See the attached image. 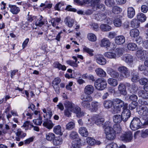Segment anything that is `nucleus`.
<instances>
[{
    "instance_id": "obj_1",
    "label": "nucleus",
    "mask_w": 148,
    "mask_h": 148,
    "mask_svg": "<svg viewBox=\"0 0 148 148\" xmlns=\"http://www.w3.org/2000/svg\"><path fill=\"white\" fill-rule=\"evenodd\" d=\"M113 130L115 133L119 134L120 139L124 142H128L131 141L133 136L131 132H123L122 133L121 128L119 124H115L113 126Z\"/></svg>"
},
{
    "instance_id": "obj_2",
    "label": "nucleus",
    "mask_w": 148,
    "mask_h": 148,
    "mask_svg": "<svg viewBox=\"0 0 148 148\" xmlns=\"http://www.w3.org/2000/svg\"><path fill=\"white\" fill-rule=\"evenodd\" d=\"M138 104H140L139 106L140 110L138 111V114L142 116L143 118L145 120L148 119V107L145 106H148V101L139 99Z\"/></svg>"
},
{
    "instance_id": "obj_3",
    "label": "nucleus",
    "mask_w": 148,
    "mask_h": 148,
    "mask_svg": "<svg viewBox=\"0 0 148 148\" xmlns=\"http://www.w3.org/2000/svg\"><path fill=\"white\" fill-rule=\"evenodd\" d=\"M108 122H106L103 127L104 129V132L106 134L107 139L110 140L114 139L116 137V133L113 130L112 128L109 125Z\"/></svg>"
},
{
    "instance_id": "obj_4",
    "label": "nucleus",
    "mask_w": 148,
    "mask_h": 148,
    "mask_svg": "<svg viewBox=\"0 0 148 148\" xmlns=\"http://www.w3.org/2000/svg\"><path fill=\"white\" fill-rule=\"evenodd\" d=\"M142 119L145 121L144 122L141 121L137 117H134L131 121L130 124V127L131 129L132 130L134 131L140 128L143 125L147 124V121H148V119L146 120Z\"/></svg>"
},
{
    "instance_id": "obj_5",
    "label": "nucleus",
    "mask_w": 148,
    "mask_h": 148,
    "mask_svg": "<svg viewBox=\"0 0 148 148\" xmlns=\"http://www.w3.org/2000/svg\"><path fill=\"white\" fill-rule=\"evenodd\" d=\"M80 99L82 100L81 103L82 106L84 108L88 109L90 110V102L92 100V97L90 95L82 94L81 96Z\"/></svg>"
},
{
    "instance_id": "obj_6",
    "label": "nucleus",
    "mask_w": 148,
    "mask_h": 148,
    "mask_svg": "<svg viewBox=\"0 0 148 148\" xmlns=\"http://www.w3.org/2000/svg\"><path fill=\"white\" fill-rule=\"evenodd\" d=\"M114 102L118 105H113V108L112 110L113 113H119L121 111V108L123 107L125 104L123 101L119 98H116L114 99Z\"/></svg>"
},
{
    "instance_id": "obj_7",
    "label": "nucleus",
    "mask_w": 148,
    "mask_h": 148,
    "mask_svg": "<svg viewBox=\"0 0 148 148\" xmlns=\"http://www.w3.org/2000/svg\"><path fill=\"white\" fill-rule=\"evenodd\" d=\"M118 71L120 73V77L119 78L120 80H122L125 78L129 77L130 75V73L128 69L126 66H119L118 68Z\"/></svg>"
},
{
    "instance_id": "obj_8",
    "label": "nucleus",
    "mask_w": 148,
    "mask_h": 148,
    "mask_svg": "<svg viewBox=\"0 0 148 148\" xmlns=\"http://www.w3.org/2000/svg\"><path fill=\"white\" fill-rule=\"evenodd\" d=\"M95 86L96 88L99 90H103L105 89L107 85L106 80L101 78L97 79L95 82Z\"/></svg>"
},
{
    "instance_id": "obj_9",
    "label": "nucleus",
    "mask_w": 148,
    "mask_h": 148,
    "mask_svg": "<svg viewBox=\"0 0 148 148\" xmlns=\"http://www.w3.org/2000/svg\"><path fill=\"white\" fill-rule=\"evenodd\" d=\"M127 108L128 104L126 103H125V106L123 108V111L121 115L122 118V120L124 122L127 121L131 116L130 110Z\"/></svg>"
},
{
    "instance_id": "obj_10",
    "label": "nucleus",
    "mask_w": 148,
    "mask_h": 148,
    "mask_svg": "<svg viewBox=\"0 0 148 148\" xmlns=\"http://www.w3.org/2000/svg\"><path fill=\"white\" fill-rule=\"evenodd\" d=\"M136 56L140 60H144L148 56V53L147 51L142 49L138 50L136 52Z\"/></svg>"
},
{
    "instance_id": "obj_11",
    "label": "nucleus",
    "mask_w": 148,
    "mask_h": 148,
    "mask_svg": "<svg viewBox=\"0 0 148 148\" xmlns=\"http://www.w3.org/2000/svg\"><path fill=\"white\" fill-rule=\"evenodd\" d=\"M107 72L112 77L117 79L118 81H120L122 80L119 79V78L120 77V75L119 73L112 69L110 68H108Z\"/></svg>"
},
{
    "instance_id": "obj_12",
    "label": "nucleus",
    "mask_w": 148,
    "mask_h": 148,
    "mask_svg": "<svg viewBox=\"0 0 148 148\" xmlns=\"http://www.w3.org/2000/svg\"><path fill=\"white\" fill-rule=\"evenodd\" d=\"M122 60L128 64H131L133 62V57L130 54H126L123 55L122 57Z\"/></svg>"
},
{
    "instance_id": "obj_13",
    "label": "nucleus",
    "mask_w": 148,
    "mask_h": 148,
    "mask_svg": "<svg viewBox=\"0 0 148 148\" xmlns=\"http://www.w3.org/2000/svg\"><path fill=\"white\" fill-rule=\"evenodd\" d=\"M72 112L75 113L78 117H80L84 116V112L81 111V109L78 106H74L72 110Z\"/></svg>"
},
{
    "instance_id": "obj_14",
    "label": "nucleus",
    "mask_w": 148,
    "mask_h": 148,
    "mask_svg": "<svg viewBox=\"0 0 148 148\" xmlns=\"http://www.w3.org/2000/svg\"><path fill=\"white\" fill-rule=\"evenodd\" d=\"M91 105L92 108H90V110L92 112H96L100 106V103L96 101L92 102Z\"/></svg>"
},
{
    "instance_id": "obj_15",
    "label": "nucleus",
    "mask_w": 148,
    "mask_h": 148,
    "mask_svg": "<svg viewBox=\"0 0 148 148\" xmlns=\"http://www.w3.org/2000/svg\"><path fill=\"white\" fill-rule=\"evenodd\" d=\"M96 61L97 63L100 65H104L106 62V59L103 56L98 55L96 56Z\"/></svg>"
},
{
    "instance_id": "obj_16",
    "label": "nucleus",
    "mask_w": 148,
    "mask_h": 148,
    "mask_svg": "<svg viewBox=\"0 0 148 148\" xmlns=\"http://www.w3.org/2000/svg\"><path fill=\"white\" fill-rule=\"evenodd\" d=\"M125 37L122 35H120L116 36L114 39L115 43L118 45L123 44L125 42Z\"/></svg>"
},
{
    "instance_id": "obj_17",
    "label": "nucleus",
    "mask_w": 148,
    "mask_h": 148,
    "mask_svg": "<svg viewBox=\"0 0 148 148\" xmlns=\"http://www.w3.org/2000/svg\"><path fill=\"white\" fill-rule=\"evenodd\" d=\"M10 11L13 14H17L20 11L19 8L16 5L9 4Z\"/></svg>"
},
{
    "instance_id": "obj_18",
    "label": "nucleus",
    "mask_w": 148,
    "mask_h": 148,
    "mask_svg": "<svg viewBox=\"0 0 148 148\" xmlns=\"http://www.w3.org/2000/svg\"><path fill=\"white\" fill-rule=\"evenodd\" d=\"M94 90V87L91 85H88L86 86L84 89V94L86 95L92 94Z\"/></svg>"
},
{
    "instance_id": "obj_19",
    "label": "nucleus",
    "mask_w": 148,
    "mask_h": 148,
    "mask_svg": "<svg viewBox=\"0 0 148 148\" xmlns=\"http://www.w3.org/2000/svg\"><path fill=\"white\" fill-rule=\"evenodd\" d=\"M118 89L121 94L124 95H127V92L126 90V87L123 83H121L119 84Z\"/></svg>"
},
{
    "instance_id": "obj_20",
    "label": "nucleus",
    "mask_w": 148,
    "mask_h": 148,
    "mask_svg": "<svg viewBox=\"0 0 148 148\" xmlns=\"http://www.w3.org/2000/svg\"><path fill=\"white\" fill-rule=\"evenodd\" d=\"M63 140V139L61 136H55L53 140V143L54 145L58 146L62 143Z\"/></svg>"
},
{
    "instance_id": "obj_21",
    "label": "nucleus",
    "mask_w": 148,
    "mask_h": 148,
    "mask_svg": "<svg viewBox=\"0 0 148 148\" xmlns=\"http://www.w3.org/2000/svg\"><path fill=\"white\" fill-rule=\"evenodd\" d=\"M111 42L109 39L107 38H104L101 40V46L102 47H105L108 49L110 47Z\"/></svg>"
},
{
    "instance_id": "obj_22",
    "label": "nucleus",
    "mask_w": 148,
    "mask_h": 148,
    "mask_svg": "<svg viewBox=\"0 0 148 148\" xmlns=\"http://www.w3.org/2000/svg\"><path fill=\"white\" fill-rule=\"evenodd\" d=\"M79 132L82 136L84 137H87L88 134L87 129L84 127H80L79 130Z\"/></svg>"
},
{
    "instance_id": "obj_23",
    "label": "nucleus",
    "mask_w": 148,
    "mask_h": 148,
    "mask_svg": "<svg viewBox=\"0 0 148 148\" xmlns=\"http://www.w3.org/2000/svg\"><path fill=\"white\" fill-rule=\"evenodd\" d=\"M97 75L101 77H105L106 75V72L102 69L99 68L96 69L95 71Z\"/></svg>"
},
{
    "instance_id": "obj_24",
    "label": "nucleus",
    "mask_w": 148,
    "mask_h": 148,
    "mask_svg": "<svg viewBox=\"0 0 148 148\" xmlns=\"http://www.w3.org/2000/svg\"><path fill=\"white\" fill-rule=\"evenodd\" d=\"M95 18L97 21H102L106 19V16L103 13H99L95 15Z\"/></svg>"
},
{
    "instance_id": "obj_25",
    "label": "nucleus",
    "mask_w": 148,
    "mask_h": 148,
    "mask_svg": "<svg viewBox=\"0 0 148 148\" xmlns=\"http://www.w3.org/2000/svg\"><path fill=\"white\" fill-rule=\"evenodd\" d=\"M42 125L44 126L49 129H51L52 128L54 125V124L52 123V121L48 119H47L46 121H44Z\"/></svg>"
},
{
    "instance_id": "obj_26",
    "label": "nucleus",
    "mask_w": 148,
    "mask_h": 148,
    "mask_svg": "<svg viewBox=\"0 0 148 148\" xmlns=\"http://www.w3.org/2000/svg\"><path fill=\"white\" fill-rule=\"evenodd\" d=\"M140 25L139 21L137 19H133L130 23L131 27L133 28H138L140 26Z\"/></svg>"
},
{
    "instance_id": "obj_27",
    "label": "nucleus",
    "mask_w": 148,
    "mask_h": 148,
    "mask_svg": "<svg viewBox=\"0 0 148 148\" xmlns=\"http://www.w3.org/2000/svg\"><path fill=\"white\" fill-rule=\"evenodd\" d=\"M113 23L116 27H121L122 25L121 17L118 16L116 17L114 20Z\"/></svg>"
},
{
    "instance_id": "obj_28",
    "label": "nucleus",
    "mask_w": 148,
    "mask_h": 148,
    "mask_svg": "<svg viewBox=\"0 0 148 148\" xmlns=\"http://www.w3.org/2000/svg\"><path fill=\"white\" fill-rule=\"evenodd\" d=\"M127 48L130 51H134L138 49V47L136 44L134 42H130L127 45Z\"/></svg>"
},
{
    "instance_id": "obj_29",
    "label": "nucleus",
    "mask_w": 148,
    "mask_h": 148,
    "mask_svg": "<svg viewBox=\"0 0 148 148\" xmlns=\"http://www.w3.org/2000/svg\"><path fill=\"white\" fill-rule=\"evenodd\" d=\"M114 102L110 100H107L104 101L103 105L106 108L108 109L111 108L113 105Z\"/></svg>"
},
{
    "instance_id": "obj_30",
    "label": "nucleus",
    "mask_w": 148,
    "mask_h": 148,
    "mask_svg": "<svg viewBox=\"0 0 148 148\" xmlns=\"http://www.w3.org/2000/svg\"><path fill=\"white\" fill-rule=\"evenodd\" d=\"M65 23H67L68 27H71L74 24V20L73 19L71 18L69 16L67 17L64 20Z\"/></svg>"
},
{
    "instance_id": "obj_31",
    "label": "nucleus",
    "mask_w": 148,
    "mask_h": 148,
    "mask_svg": "<svg viewBox=\"0 0 148 148\" xmlns=\"http://www.w3.org/2000/svg\"><path fill=\"white\" fill-rule=\"evenodd\" d=\"M100 28L102 31L108 32L111 30L112 27L108 25L102 24L100 25Z\"/></svg>"
},
{
    "instance_id": "obj_32",
    "label": "nucleus",
    "mask_w": 148,
    "mask_h": 148,
    "mask_svg": "<svg viewBox=\"0 0 148 148\" xmlns=\"http://www.w3.org/2000/svg\"><path fill=\"white\" fill-rule=\"evenodd\" d=\"M104 56L110 59H116V54L110 51L105 52L104 54Z\"/></svg>"
},
{
    "instance_id": "obj_33",
    "label": "nucleus",
    "mask_w": 148,
    "mask_h": 148,
    "mask_svg": "<svg viewBox=\"0 0 148 148\" xmlns=\"http://www.w3.org/2000/svg\"><path fill=\"white\" fill-rule=\"evenodd\" d=\"M130 34L131 37L135 38L139 35V32L137 29H132L130 31Z\"/></svg>"
},
{
    "instance_id": "obj_34",
    "label": "nucleus",
    "mask_w": 148,
    "mask_h": 148,
    "mask_svg": "<svg viewBox=\"0 0 148 148\" xmlns=\"http://www.w3.org/2000/svg\"><path fill=\"white\" fill-rule=\"evenodd\" d=\"M135 14L134 9L132 7H129L127 9V16L130 18H132Z\"/></svg>"
},
{
    "instance_id": "obj_35",
    "label": "nucleus",
    "mask_w": 148,
    "mask_h": 148,
    "mask_svg": "<svg viewBox=\"0 0 148 148\" xmlns=\"http://www.w3.org/2000/svg\"><path fill=\"white\" fill-rule=\"evenodd\" d=\"M122 116L120 114H116L113 116V121L115 123H120L122 120Z\"/></svg>"
},
{
    "instance_id": "obj_36",
    "label": "nucleus",
    "mask_w": 148,
    "mask_h": 148,
    "mask_svg": "<svg viewBox=\"0 0 148 148\" xmlns=\"http://www.w3.org/2000/svg\"><path fill=\"white\" fill-rule=\"evenodd\" d=\"M42 18L43 17L41 15L40 16V17L38 18H37L36 20H35L34 22L35 25L36 26L41 27L43 25L44 23L43 21H42Z\"/></svg>"
},
{
    "instance_id": "obj_37",
    "label": "nucleus",
    "mask_w": 148,
    "mask_h": 148,
    "mask_svg": "<svg viewBox=\"0 0 148 148\" xmlns=\"http://www.w3.org/2000/svg\"><path fill=\"white\" fill-rule=\"evenodd\" d=\"M107 82L108 84L114 87L116 86L118 84L117 81L112 78H109L107 80Z\"/></svg>"
},
{
    "instance_id": "obj_38",
    "label": "nucleus",
    "mask_w": 148,
    "mask_h": 148,
    "mask_svg": "<svg viewBox=\"0 0 148 148\" xmlns=\"http://www.w3.org/2000/svg\"><path fill=\"white\" fill-rule=\"evenodd\" d=\"M138 95L139 97L145 99H148V93L145 90H141L138 92Z\"/></svg>"
},
{
    "instance_id": "obj_39",
    "label": "nucleus",
    "mask_w": 148,
    "mask_h": 148,
    "mask_svg": "<svg viewBox=\"0 0 148 148\" xmlns=\"http://www.w3.org/2000/svg\"><path fill=\"white\" fill-rule=\"evenodd\" d=\"M137 18L138 20H139L141 22H144L146 19V17L145 14L143 13H138L137 16Z\"/></svg>"
},
{
    "instance_id": "obj_40",
    "label": "nucleus",
    "mask_w": 148,
    "mask_h": 148,
    "mask_svg": "<svg viewBox=\"0 0 148 148\" xmlns=\"http://www.w3.org/2000/svg\"><path fill=\"white\" fill-rule=\"evenodd\" d=\"M83 51L87 53L90 56H92L94 55L93 50L92 49H90L86 46H84L83 47Z\"/></svg>"
},
{
    "instance_id": "obj_41",
    "label": "nucleus",
    "mask_w": 148,
    "mask_h": 148,
    "mask_svg": "<svg viewBox=\"0 0 148 148\" xmlns=\"http://www.w3.org/2000/svg\"><path fill=\"white\" fill-rule=\"evenodd\" d=\"M122 11V9L121 8L116 6L113 7L112 9V12L114 14L120 13Z\"/></svg>"
},
{
    "instance_id": "obj_42",
    "label": "nucleus",
    "mask_w": 148,
    "mask_h": 148,
    "mask_svg": "<svg viewBox=\"0 0 148 148\" xmlns=\"http://www.w3.org/2000/svg\"><path fill=\"white\" fill-rule=\"evenodd\" d=\"M61 131V127L60 125L55 126L53 128V132L56 134L62 135V133Z\"/></svg>"
},
{
    "instance_id": "obj_43",
    "label": "nucleus",
    "mask_w": 148,
    "mask_h": 148,
    "mask_svg": "<svg viewBox=\"0 0 148 148\" xmlns=\"http://www.w3.org/2000/svg\"><path fill=\"white\" fill-rule=\"evenodd\" d=\"M15 134L17 136H20L21 138H24L26 135V134L23 133L20 129L17 130Z\"/></svg>"
},
{
    "instance_id": "obj_44",
    "label": "nucleus",
    "mask_w": 148,
    "mask_h": 148,
    "mask_svg": "<svg viewBox=\"0 0 148 148\" xmlns=\"http://www.w3.org/2000/svg\"><path fill=\"white\" fill-rule=\"evenodd\" d=\"M87 38L89 40L92 42H94L96 40L97 38L96 36L92 33L88 34Z\"/></svg>"
},
{
    "instance_id": "obj_45",
    "label": "nucleus",
    "mask_w": 148,
    "mask_h": 148,
    "mask_svg": "<svg viewBox=\"0 0 148 148\" xmlns=\"http://www.w3.org/2000/svg\"><path fill=\"white\" fill-rule=\"evenodd\" d=\"M86 140L87 143L90 145L92 146L95 144L96 140L94 139L91 137H88Z\"/></svg>"
},
{
    "instance_id": "obj_46",
    "label": "nucleus",
    "mask_w": 148,
    "mask_h": 148,
    "mask_svg": "<svg viewBox=\"0 0 148 148\" xmlns=\"http://www.w3.org/2000/svg\"><path fill=\"white\" fill-rule=\"evenodd\" d=\"M64 105L66 109H68L69 110H72L73 107L72 102L68 101H66Z\"/></svg>"
},
{
    "instance_id": "obj_47",
    "label": "nucleus",
    "mask_w": 148,
    "mask_h": 148,
    "mask_svg": "<svg viewBox=\"0 0 148 148\" xmlns=\"http://www.w3.org/2000/svg\"><path fill=\"white\" fill-rule=\"evenodd\" d=\"M66 62L68 64L73 67H77L78 66L77 64L79 63V61L77 62V63H76L74 61L71 60H67Z\"/></svg>"
},
{
    "instance_id": "obj_48",
    "label": "nucleus",
    "mask_w": 148,
    "mask_h": 148,
    "mask_svg": "<svg viewBox=\"0 0 148 148\" xmlns=\"http://www.w3.org/2000/svg\"><path fill=\"white\" fill-rule=\"evenodd\" d=\"M55 137V134L52 133H47L46 134V139L48 141H51L54 139Z\"/></svg>"
},
{
    "instance_id": "obj_49",
    "label": "nucleus",
    "mask_w": 148,
    "mask_h": 148,
    "mask_svg": "<svg viewBox=\"0 0 148 148\" xmlns=\"http://www.w3.org/2000/svg\"><path fill=\"white\" fill-rule=\"evenodd\" d=\"M104 3L106 5L109 7H112L115 4L114 0H105Z\"/></svg>"
},
{
    "instance_id": "obj_50",
    "label": "nucleus",
    "mask_w": 148,
    "mask_h": 148,
    "mask_svg": "<svg viewBox=\"0 0 148 148\" xmlns=\"http://www.w3.org/2000/svg\"><path fill=\"white\" fill-rule=\"evenodd\" d=\"M81 140L79 139L77 142L72 145V148H81Z\"/></svg>"
},
{
    "instance_id": "obj_51",
    "label": "nucleus",
    "mask_w": 148,
    "mask_h": 148,
    "mask_svg": "<svg viewBox=\"0 0 148 148\" xmlns=\"http://www.w3.org/2000/svg\"><path fill=\"white\" fill-rule=\"evenodd\" d=\"M104 121V119L101 118L97 119L95 123L97 125L101 126L103 125Z\"/></svg>"
},
{
    "instance_id": "obj_52",
    "label": "nucleus",
    "mask_w": 148,
    "mask_h": 148,
    "mask_svg": "<svg viewBox=\"0 0 148 148\" xmlns=\"http://www.w3.org/2000/svg\"><path fill=\"white\" fill-rule=\"evenodd\" d=\"M132 77L131 79V80L132 81L134 82H138L140 79L139 77V76L137 74H134V73L132 74Z\"/></svg>"
},
{
    "instance_id": "obj_53",
    "label": "nucleus",
    "mask_w": 148,
    "mask_h": 148,
    "mask_svg": "<svg viewBox=\"0 0 148 148\" xmlns=\"http://www.w3.org/2000/svg\"><path fill=\"white\" fill-rule=\"evenodd\" d=\"M115 53L116 54V57H119L123 54V49L121 48H117L115 49Z\"/></svg>"
},
{
    "instance_id": "obj_54",
    "label": "nucleus",
    "mask_w": 148,
    "mask_h": 148,
    "mask_svg": "<svg viewBox=\"0 0 148 148\" xmlns=\"http://www.w3.org/2000/svg\"><path fill=\"white\" fill-rule=\"evenodd\" d=\"M42 117L40 116H39V119L33 120V123L36 125H41L42 122Z\"/></svg>"
},
{
    "instance_id": "obj_55",
    "label": "nucleus",
    "mask_w": 148,
    "mask_h": 148,
    "mask_svg": "<svg viewBox=\"0 0 148 148\" xmlns=\"http://www.w3.org/2000/svg\"><path fill=\"white\" fill-rule=\"evenodd\" d=\"M75 126V123L72 122H70L66 125V128L68 130H71L73 129Z\"/></svg>"
},
{
    "instance_id": "obj_56",
    "label": "nucleus",
    "mask_w": 148,
    "mask_h": 148,
    "mask_svg": "<svg viewBox=\"0 0 148 148\" xmlns=\"http://www.w3.org/2000/svg\"><path fill=\"white\" fill-rule=\"evenodd\" d=\"M64 5V4L63 2H58L56 5L54 7L55 9L56 10L60 11L61 8L62 6Z\"/></svg>"
},
{
    "instance_id": "obj_57",
    "label": "nucleus",
    "mask_w": 148,
    "mask_h": 148,
    "mask_svg": "<svg viewBox=\"0 0 148 148\" xmlns=\"http://www.w3.org/2000/svg\"><path fill=\"white\" fill-rule=\"evenodd\" d=\"M138 105L137 102H132L129 105V108L132 110L135 109Z\"/></svg>"
},
{
    "instance_id": "obj_58",
    "label": "nucleus",
    "mask_w": 148,
    "mask_h": 148,
    "mask_svg": "<svg viewBox=\"0 0 148 148\" xmlns=\"http://www.w3.org/2000/svg\"><path fill=\"white\" fill-rule=\"evenodd\" d=\"M72 112V110L65 109L64 111V115L66 117H69L71 116Z\"/></svg>"
},
{
    "instance_id": "obj_59",
    "label": "nucleus",
    "mask_w": 148,
    "mask_h": 148,
    "mask_svg": "<svg viewBox=\"0 0 148 148\" xmlns=\"http://www.w3.org/2000/svg\"><path fill=\"white\" fill-rule=\"evenodd\" d=\"M78 136V135L77 133L75 132H72L70 135V137L72 139H76Z\"/></svg>"
},
{
    "instance_id": "obj_60",
    "label": "nucleus",
    "mask_w": 148,
    "mask_h": 148,
    "mask_svg": "<svg viewBox=\"0 0 148 148\" xmlns=\"http://www.w3.org/2000/svg\"><path fill=\"white\" fill-rule=\"evenodd\" d=\"M61 81V79L59 77L55 78L52 81V86L58 85L60 83Z\"/></svg>"
},
{
    "instance_id": "obj_61",
    "label": "nucleus",
    "mask_w": 148,
    "mask_h": 148,
    "mask_svg": "<svg viewBox=\"0 0 148 148\" xmlns=\"http://www.w3.org/2000/svg\"><path fill=\"white\" fill-rule=\"evenodd\" d=\"M129 99L132 101V102H137L136 101L137 100L138 97L136 95H132L130 96Z\"/></svg>"
},
{
    "instance_id": "obj_62",
    "label": "nucleus",
    "mask_w": 148,
    "mask_h": 148,
    "mask_svg": "<svg viewBox=\"0 0 148 148\" xmlns=\"http://www.w3.org/2000/svg\"><path fill=\"white\" fill-rule=\"evenodd\" d=\"M138 89V87L134 83H133L131 85V87L130 89V91L133 92H135Z\"/></svg>"
},
{
    "instance_id": "obj_63",
    "label": "nucleus",
    "mask_w": 148,
    "mask_h": 148,
    "mask_svg": "<svg viewBox=\"0 0 148 148\" xmlns=\"http://www.w3.org/2000/svg\"><path fill=\"white\" fill-rule=\"evenodd\" d=\"M141 136L143 138H145L148 136V129H147L145 130L142 131Z\"/></svg>"
},
{
    "instance_id": "obj_64",
    "label": "nucleus",
    "mask_w": 148,
    "mask_h": 148,
    "mask_svg": "<svg viewBox=\"0 0 148 148\" xmlns=\"http://www.w3.org/2000/svg\"><path fill=\"white\" fill-rule=\"evenodd\" d=\"M117 147H118L116 143H112L106 146V148H117Z\"/></svg>"
}]
</instances>
